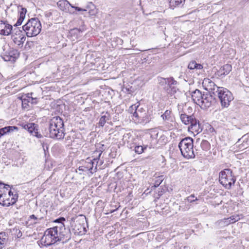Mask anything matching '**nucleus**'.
Returning a JSON list of instances; mask_svg holds the SVG:
<instances>
[{
	"mask_svg": "<svg viewBox=\"0 0 249 249\" xmlns=\"http://www.w3.org/2000/svg\"><path fill=\"white\" fill-rule=\"evenodd\" d=\"M64 122L59 116L53 117L49 123L48 128L45 130V136L53 139L61 140L64 137Z\"/></svg>",
	"mask_w": 249,
	"mask_h": 249,
	"instance_id": "1",
	"label": "nucleus"
},
{
	"mask_svg": "<svg viewBox=\"0 0 249 249\" xmlns=\"http://www.w3.org/2000/svg\"><path fill=\"white\" fill-rule=\"evenodd\" d=\"M178 146L181 155L186 159H193L195 157L194 151L193 139L191 137L182 139L179 142Z\"/></svg>",
	"mask_w": 249,
	"mask_h": 249,
	"instance_id": "2",
	"label": "nucleus"
},
{
	"mask_svg": "<svg viewBox=\"0 0 249 249\" xmlns=\"http://www.w3.org/2000/svg\"><path fill=\"white\" fill-rule=\"evenodd\" d=\"M41 27V23L38 19L32 18L22 26V29L28 37H33L40 33Z\"/></svg>",
	"mask_w": 249,
	"mask_h": 249,
	"instance_id": "3",
	"label": "nucleus"
},
{
	"mask_svg": "<svg viewBox=\"0 0 249 249\" xmlns=\"http://www.w3.org/2000/svg\"><path fill=\"white\" fill-rule=\"evenodd\" d=\"M180 118L182 122L185 124H190L188 127L189 131L195 132L197 134L202 131V128L200 126L199 122L196 118L194 114L188 115L185 113L181 114Z\"/></svg>",
	"mask_w": 249,
	"mask_h": 249,
	"instance_id": "4",
	"label": "nucleus"
},
{
	"mask_svg": "<svg viewBox=\"0 0 249 249\" xmlns=\"http://www.w3.org/2000/svg\"><path fill=\"white\" fill-rule=\"evenodd\" d=\"M56 229L53 227L46 230L44 235L39 241L42 246L48 247L58 241Z\"/></svg>",
	"mask_w": 249,
	"mask_h": 249,
	"instance_id": "5",
	"label": "nucleus"
},
{
	"mask_svg": "<svg viewBox=\"0 0 249 249\" xmlns=\"http://www.w3.org/2000/svg\"><path fill=\"white\" fill-rule=\"evenodd\" d=\"M232 174V171L229 169H226L219 173V181L226 189H231L235 182L236 179Z\"/></svg>",
	"mask_w": 249,
	"mask_h": 249,
	"instance_id": "6",
	"label": "nucleus"
},
{
	"mask_svg": "<svg viewBox=\"0 0 249 249\" xmlns=\"http://www.w3.org/2000/svg\"><path fill=\"white\" fill-rule=\"evenodd\" d=\"M219 89L213 96L218 97L223 107H228L233 99L232 94L231 91L225 88L221 87Z\"/></svg>",
	"mask_w": 249,
	"mask_h": 249,
	"instance_id": "7",
	"label": "nucleus"
},
{
	"mask_svg": "<svg viewBox=\"0 0 249 249\" xmlns=\"http://www.w3.org/2000/svg\"><path fill=\"white\" fill-rule=\"evenodd\" d=\"M158 80L159 84L163 87V89L167 93L172 94L176 92L178 89L176 86L177 85L178 82L173 77L167 78L159 77Z\"/></svg>",
	"mask_w": 249,
	"mask_h": 249,
	"instance_id": "8",
	"label": "nucleus"
},
{
	"mask_svg": "<svg viewBox=\"0 0 249 249\" xmlns=\"http://www.w3.org/2000/svg\"><path fill=\"white\" fill-rule=\"evenodd\" d=\"M57 229V234L58 241H61L63 244L68 242L71 239V233L69 228H66L64 224H59L54 226Z\"/></svg>",
	"mask_w": 249,
	"mask_h": 249,
	"instance_id": "9",
	"label": "nucleus"
},
{
	"mask_svg": "<svg viewBox=\"0 0 249 249\" xmlns=\"http://www.w3.org/2000/svg\"><path fill=\"white\" fill-rule=\"evenodd\" d=\"M80 218L76 221H73L71 223V228L74 233L75 235H83L87 231L85 227V222H87L86 218L85 216L80 215Z\"/></svg>",
	"mask_w": 249,
	"mask_h": 249,
	"instance_id": "10",
	"label": "nucleus"
},
{
	"mask_svg": "<svg viewBox=\"0 0 249 249\" xmlns=\"http://www.w3.org/2000/svg\"><path fill=\"white\" fill-rule=\"evenodd\" d=\"M11 35V38L14 43L18 46L22 47L23 44L26 39L23 32L18 28H15L13 30Z\"/></svg>",
	"mask_w": 249,
	"mask_h": 249,
	"instance_id": "11",
	"label": "nucleus"
},
{
	"mask_svg": "<svg viewBox=\"0 0 249 249\" xmlns=\"http://www.w3.org/2000/svg\"><path fill=\"white\" fill-rule=\"evenodd\" d=\"M203 85L205 89L209 91L210 94L213 96L218 91L221 87L217 86L212 80L209 78H205L203 81Z\"/></svg>",
	"mask_w": 249,
	"mask_h": 249,
	"instance_id": "12",
	"label": "nucleus"
},
{
	"mask_svg": "<svg viewBox=\"0 0 249 249\" xmlns=\"http://www.w3.org/2000/svg\"><path fill=\"white\" fill-rule=\"evenodd\" d=\"M134 117L136 119L135 121L139 122L143 121V123H146L150 121V119L147 117L145 110L142 107H140L139 105L137 107V110L134 112Z\"/></svg>",
	"mask_w": 249,
	"mask_h": 249,
	"instance_id": "13",
	"label": "nucleus"
},
{
	"mask_svg": "<svg viewBox=\"0 0 249 249\" xmlns=\"http://www.w3.org/2000/svg\"><path fill=\"white\" fill-rule=\"evenodd\" d=\"M57 5L60 9L63 11L66 12L68 10L69 6L77 11H87L85 9L72 5L67 0H60L57 2Z\"/></svg>",
	"mask_w": 249,
	"mask_h": 249,
	"instance_id": "14",
	"label": "nucleus"
},
{
	"mask_svg": "<svg viewBox=\"0 0 249 249\" xmlns=\"http://www.w3.org/2000/svg\"><path fill=\"white\" fill-rule=\"evenodd\" d=\"M13 26L9 24L7 21L0 20V34L3 36H8L13 32Z\"/></svg>",
	"mask_w": 249,
	"mask_h": 249,
	"instance_id": "15",
	"label": "nucleus"
},
{
	"mask_svg": "<svg viewBox=\"0 0 249 249\" xmlns=\"http://www.w3.org/2000/svg\"><path fill=\"white\" fill-rule=\"evenodd\" d=\"M18 56L17 51L10 48L8 51L5 52L2 57L5 61L15 62Z\"/></svg>",
	"mask_w": 249,
	"mask_h": 249,
	"instance_id": "16",
	"label": "nucleus"
},
{
	"mask_svg": "<svg viewBox=\"0 0 249 249\" xmlns=\"http://www.w3.org/2000/svg\"><path fill=\"white\" fill-rule=\"evenodd\" d=\"M7 196L6 193L0 192V204L3 206L8 207L10 205H14L17 202V196H14V197L11 198V202L9 200H5V197Z\"/></svg>",
	"mask_w": 249,
	"mask_h": 249,
	"instance_id": "17",
	"label": "nucleus"
},
{
	"mask_svg": "<svg viewBox=\"0 0 249 249\" xmlns=\"http://www.w3.org/2000/svg\"><path fill=\"white\" fill-rule=\"evenodd\" d=\"M38 125L35 123H27L26 129L33 136L37 138H42V135L38 132Z\"/></svg>",
	"mask_w": 249,
	"mask_h": 249,
	"instance_id": "18",
	"label": "nucleus"
},
{
	"mask_svg": "<svg viewBox=\"0 0 249 249\" xmlns=\"http://www.w3.org/2000/svg\"><path fill=\"white\" fill-rule=\"evenodd\" d=\"M94 162L92 160H90L89 162H86V164L83 166H80L78 168L79 171L82 172H89L91 174H93L94 172L96 171L97 169L96 166L93 171Z\"/></svg>",
	"mask_w": 249,
	"mask_h": 249,
	"instance_id": "19",
	"label": "nucleus"
},
{
	"mask_svg": "<svg viewBox=\"0 0 249 249\" xmlns=\"http://www.w3.org/2000/svg\"><path fill=\"white\" fill-rule=\"evenodd\" d=\"M213 95V94L206 93V98L205 100H202V104H200L202 108H207L211 106Z\"/></svg>",
	"mask_w": 249,
	"mask_h": 249,
	"instance_id": "20",
	"label": "nucleus"
},
{
	"mask_svg": "<svg viewBox=\"0 0 249 249\" xmlns=\"http://www.w3.org/2000/svg\"><path fill=\"white\" fill-rule=\"evenodd\" d=\"M26 12L27 10L26 8L21 7L20 10L19 12V18H18L16 23L14 25L15 26H18L22 24L25 18Z\"/></svg>",
	"mask_w": 249,
	"mask_h": 249,
	"instance_id": "21",
	"label": "nucleus"
},
{
	"mask_svg": "<svg viewBox=\"0 0 249 249\" xmlns=\"http://www.w3.org/2000/svg\"><path fill=\"white\" fill-rule=\"evenodd\" d=\"M202 94L198 89H196L192 93V98L195 103L197 105L200 104Z\"/></svg>",
	"mask_w": 249,
	"mask_h": 249,
	"instance_id": "22",
	"label": "nucleus"
},
{
	"mask_svg": "<svg viewBox=\"0 0 249 249\" xmlns=\"http://www.w3.org/2000/svg\"><path fill=\"white\" fill-rule=\"evenodd\" d=\"M84 31L83 28H73L69 31L70 35L77 39L81 36L82 33Z\"/></svg>",
	"mask_w": 249,
	"mask_h": 249,
	"instance_id": "23",
	"label": "nucleus"
},
{
	"mask_svg": "<svg viewBox=\"0 0 249 249\" xmlns=\"http://www.w3.org/2000/svg\"><path fill=\"white\" fill-rule=\"evenodd\" d=\"M102 115L100 118L98 124L100 126L103 127L106 123L110 119V115L107 112H102Z\"/></svg>",
	"mask_w": 249,
	"mask_h": 249,
	"instance_id": "24",
	"label": "nucleus"
},
{
	"mask_svg": "<svg viewBox=\"0 0 249 249\" xmlns=\"http://www.w3.org/2000/svg\"><path fill=\"white\" fill-rule=\"evenodd\" d=\"M18 128L17 126H7L4 127L0 128V132L2 134L3 136L10 133L11 132H13L14 131H18Z\"/></svg>",
	"mask_w": 249,
	"mask_h": 249,
	"instance_id": "25",
	"label": "nucleus"
},
{
	"mask_svg": "<svg viewBox=\"0 0 249 249\" xmlns=\"http://www.w3.org/2000/svg\"><path fill=\"white\" fill-rule=\"evenodd\" d=\"M232 67L230 64H226L220 68L218 72L221 75H226L231 71Z\"/></svg>",
	"mask_w": 249,
	"mask_h": 249,
	"instance_id": "26",
	"label": "nucleus"
},
{
	"mask_svg": "<svg viewBox=\"0 0 249 249\" xmlns=\"http://www.w3.org/2000/svg\"><path fill=\"white\" fill-rule=\"evenodd\" d=\"M152 145H137L135 147V152L138 154H141L144 152V151L147 148H152Z\"/></svg>",
	"mask_w": 249,
	"mask_h": 249,
	"instance_id": "27",
	"label": "nucleus"
},
{
	"mask_svg": "<svg viewBox=\"0 0 249 249\" xmlns=\"http://www.w3.org/2000/svg\"><path fill=\"white\" fill-rule=\"evenodd\" d=\"M240 217L238 215H232L227 219V222L228 224L233 223L236 221H238Z\"/></svg>",
	"mask_w": 249,
	"mask_h": 249,
	"instance_id": "28",
	"label": "nucleus"
},
{
	"mask_svg": "<svg viewBox=\"0 0 249 249\" xmlns=\"http://www.w3.org/2000/svg\"><path fill=\"white\" fill-rule=\"evenodd\" d=\"M7 241V235L5 232H0V243L4 246L6 245Z\"/></svg>",
	"mask_w": 249,
	"mask_h": 249,
	"instance_id": "29",
	"label": "nucleus"
},
{
	"mask_svg": "<svg viewBox=\"0 0 249 249\" xmlns=\"http://www.w3.org/2000/svg\"><path fill=\"white\" fill-rule=\"evenodd\" d=\"M185 0H170V5L171 6L176 7L181 4Z\"/></svg>",
	"mask_w": 249,
	"mask_h": 249,
	"instance_id": "30",
	"label": "nucleus"
},
{
	"mask_svg": "<svg viewBox=\"0 0 249 249\" xmlns=\"http://www.w3.org/2000/svg\"><path fill=\"white\" fill-rule=\"evenodd\" d=\"M200 146L203 150L206 151L210 147V143L207 140H203L201 142Z\"/></svg>",
	"mask_w": 249,
	"mask_h": 249,
	"instance_id": "31",
	"label": "nucleus"
},
{
	"mask_svg": "<svg viewBox=\"0 0 249 249\" xmlns=\"http://www.w3.org/2000/svg\"><path fill=\"white\" fill-rule=\"evenodd\" d=\"M171 111L166 110L164 113L161 115V117L164 121L169 120L171 118Z\"/></svg>",
	"mask_w": 249,
	"mask_h": 249,
	"instance_id": "32",
	"label": "nucleus"
},
{
	"mask_svg": "<svg viewBox=\"0 0 249 249\" xmlns=\"http://www.w3.org/2000/svg\"><path fill=\"white\" fill-rule=\"evenodd\" d=\"M163 179L164 178L163 176H159L155 181L154 186L155 187H158L161 183Z\"/></svg>",
	"mask_w": 249,
	"mask_h": 249,
	"instance_id": "33",
	"label": "nucleus"
},
{
	"mask_svg": "<svg viewBox=\"0 0 249 249\" xmlns=\"http://www.w3.org/2000/svg\"><path fill=\"white\" fill-rule=\"evenodd\" d=\"M8 187H10V186L7 184H5L1 182H0V192H5V191L8 190Z\"/></svg>",
	"mask_w": 249,
	"mask_h": 249,
	"instance_id": "34",
	"label": "nucleus"
},
{
	"mask_svg": "<svg viewBox=\"0 0 249 249\" xmlns=\"http://www.w3.org/2000/svg\"><path fill=\"white\" fill-rule=\"evenodd\" d=\"M137 107H138V105H132L131 106L129 109H128V112L133 115V116L134 117V112L135 111V110H137Z\"/></svg>",
	"mask_w": 249,
	"mask_h": 249,
	"instance_id": "35",
	"label": "nucleus"
},
{
	"mask_svg": "<svg viewBox=\"0 0 249 249\" xmlns=\"http://www.w3.org/2000/svg\"><path fill=\"white\" fill-rule=\"evenodd\" d=\"M5 192L7 194V193H8V196H9V197H11V198H13L14 197V196H17V200H18V194L17 193H16L15 194H13V192H12V191L10 189V190H8L7 191H5Z\"/></svg>",
	"mask_w": 249,
	"mask_h": 249,
	"instance_id": "36",
	"label": "nucleus"
},
{
	"mask_svg": "<svg viewBox=\"0 0 249 249\" xmlns=\"http://www.w3.org/2000/svg\"><path fill=\"white\" fill-rule=\"evenodd\" d=\"M66 221L65 218L63 217H60L54 220V222L57 223V225H59V224H64V222Z\"/></svg>",
	"mask_w": 249,
	"mask_h": 249,
	"instance_id": "37",
	"label": "nucleus"
},
{
	"mask_svg": "<svg viewBox=\"0 0 249 249\" xmlns=\"http://www.w3.org/2000/svg\"><path fill=\"white\" fill-rule=\"evenodd\" d=\"M195 197V196L194 195H191L187 197L186 199L187 201L190 203H192L195 202V201L197 200V199L196 197L195 199H194Z\"/></svg>",
	"mask_w": 249,
	"mask_h": 249,
	"instance_id": "38",
	"label": "nucleus"
},
{
	"mask_svg": "<svg viewBox=\"0 0 249 249\" xmlns=\"http://www.w3.org/2000/svg\"><path fill=\"white\" fill-rule=\"evenodd\" d=\"M196 61H193L191 62L188 65V68L189 69L193 70L195 69L196 68Z\"/></svg>",
	"mask_w": 249,
	"mask_h": 249,
	"instance_id": "39",
	"label": "nucleus"
},
{
	"mask_svg": "<svg viewBox=\"0 0 249 249\" xmlns=\"http://www.w3.org/2000/svg\"><path fill=\"white\" fill-rule=\"evenodd\" d=\"M158 133H159L157 129H153L151 130V137L157 138L158 135Z\"/></svg>",
	"mask_w": 249,
	"mask_h": 249,
	"instance_id": "40",
	"label": "nucleus"
},
{
	"mask_svg": "<svg viewBox=\"0 0 249 249\" xmlns=\"http://www.w3.org/2000/svg\"><path fill=\"white\" fill-rule=\"evenodd\" d=\"M30 102V101L28 99H26L24 98L22 100V106L23 108H26L27 106L28 105V103Z\"/></svg>",
	"mask_w": 249,
	"mask_h": 249,
	"instance_id": "41",
	"label": "nucleus"
},
{
	"mask_svg": "<svg viewBox=\"0 0 249 249\" xmlns=\"http://www.w3.org/2000/svg\"><path fill=\"white\" fill-rule=\"evenodd\" d=\"M164 124L166 126V128L169 130L172 129L173 126L172 124H169V123H167L166 122H165Z\"/></svg>",
	"mask_w": 249,
	"mask_h": 249,
	"instance_id": "42",
	"label": "nucleus"
},
{
	"mask_svg": "<svg viewBox=\"0 0 249 249\" xmlns=\"http://www.w3.org/2000/svg\"><path fill=\"white\" fill-rule=\"evenodd\" d=\"M206 98V93H202L201 95V98L200 99V104H202V100H205V98ZM200 107H201V104H198Z\"/></svg>",
	"mask_w": 249,
	"mask_h": 249,
	"instance_id": "43",
	"label": "nucleus"
},
{
	"mask_svg": "<svg viewBox=\"0 0 249 249\" xmlns=\"http://www.w3.org/2000/svg\"><path fill=\"white\" fill-rule=\"evenodd\" d=\"M16 235L18 238H20L21 237L22 234L20 231L18 230H16Z\"/></svg>",
	"mask_w": 249,
	"mask_h": 249,
	"instance_id": "44",
	"label": "nucleus"
},
{
	"mask_svg": "<svg viewBox=\"0 0 249 249\" xmlns=\"http://www.w3.org/2000/svg\"><path fill=\"white\" fill-rule=\"evenodd\" d=\"M29 97L28 100L30 101V102H31L32 104L36 103V99L33 98L32 97Z\"/></svg>",
	"mask_w": 249,
	"mask_h": 249,
	"instance_id": "45",
	"label": "nucleus"
},
{
	"mask_svg": "<svg viewBox=\"0 0 249 249\" xmlns=\"http://www.w3.org/2000/svg\"><path fill=\"white\" fill-rule=\"evenodd\" d=\"M18 124L21 126L24 129H26L27 123L26 124L24 123H20Z\"/></svg>",
	"mask_w": 249,
	"mask_h": 249,
	"instance_id": "46",
	"label": "nucleus"
},
{
	"mask_svg": "<svg viewBox=\"0 0 249 249\" xmlns=\"http://www.w3.org/2000/svg\"><path fill=\"white\" fill-rule=\"evenodd\" d=\"M196 68L195 69H196L200 70V69H202L203 68L202 65H201L200 64L196 63Z\"/></svg>",
	"mask_w": 249,
	"mask_h": 249,
	"instance_id": "47",
	"label": "nucleus"
},
{
	"mask_svg": "<svg viewBox=\"0 0 249 249\" xmlns=\"http://www.w3.org/2000/svg\"><path fill=\"white\" fill-rule=\"evenodd\" d=\"M237 120L235 118H234L232 119V121L231 123L232 124H234L235 126H236V123L237 122Z\"/></svg>",
	"mask_w": 249,
	"mask_h": 249,
	"instance_id": "48",
	"label": "nucleus"
},
{
	"mask_svg": "<svg viewBox=\"0 0 249 249\" xmlns=\"http://www.w3.org/2000/svg\"><path fill=\"white\" fill-rule=\"evenodd\" d=\"M160 139H162L163 140H166V141H167V138H166V137L164 135L161 136ZM160 139L159 140V142H160Z\"/></svg>",
	"mask_w": 249,
	"mask_h": 249,
	"instance_id": "49",
	"label": "nucleus"
},
{
	"mask_svg": "<svg viewBox=\"0 0 249 249\" xmlns=\"http://www.w3.org/2000/svg\"><path fill=\"white\" fill-rule=\"evenodd\" d=\"M89 13L90 15H94L95 14V12L94 10H90L89 11Z\"/></svg>",
	"mask_w": 249,
	"mask_h": 249,
	"instance_id": "50",
	"label": "nucleus"
},
{
	"mask_svg": "<svg viewBox=\"0 0 249 249\" xmlns=\"http://www.w3.org/2000/svg\"><path fill=\"white\" fill-rule=\"evenodd\" d=\"M29 218L30 219H37V217L34 214L30 215Z\"/></svg>",
	"mask_w": 249,
	"mask_h": 249,
	"instance_id": "51",
	"label": "nucleus"
},
{
	"mask_svg": "<svg viewBox=\"0 0 249 249\" xmlns=\"http://www.w3.org/2000/svg\"><path fill=\"white\" fill-rule=\"evenodd\" d=\"M11 197H9V196L8 197V196H7L6 197H5V200H8L11 202V201H11Z\"/></svg>",
	"mask_w": 249,
	"mask_h": 249,
	"instance_id": "52",
	"label": "nucleus"
},
{
	"mask_svg": "<svg viewBox=\"0 0 249 249\" xmlns=\"http://www.w3.org/2000/svg\"><path fill=\"white\" fill-rule=\"evenodd\" d=\"M32 93H28L27 95V99H29V97H31V96L32 95Z\"/></svg>",
	"mask_w": 249,
	"mask_h": 249,
	"instance_id": "53",
	"label": "nucleus"
},
{
	"mask_svg": "<svg viewBox=\"0 0 249 249\" xmlns=\"http://www.w3.org/2000/svg\"><path fill=\"white\" fill-rule=\"evenodd\" d=\"M5 246L0 243V249H2Z\"/></svg>",
	"mask_w": 249,
	"mask_h": 249,
	"instance_id": "54",
	"label": "nucleus"
},
{
	"mask_svg": "<svg viewBox=\"0 0 249 249\" xmlns=\"http://www.w3.org/2000/svg\"><path fill=\"white\" fill-rule=\"evenodd\" d=\"M101 154H102V152H101V153H99V156H98V159H99V158H100V156H101Z\"/></svg>",
	"mask_w": 249,
	"mask_h": 249,
	"instance_id": "55",
	"label": "nucleus"
},
{
	"mask_svg": "<svg viewBox=\"0 0 249 249\" xmlns=\"http://www.w3.org/2000/svg\"><path fill=\"white\" fill-rule=\"evenodd\" d=\"M3 136V135H2V134L1 133V132H0V138Z\"/></svg>",
	"mask_w": 249,
	"mask_h": 249,
	"instance_id": "56",
	"label": "nucleus"
},
{
	"mask_svg": "<svg viewBox=\"0 0 249 249\" xmlns=\"http://www.w3.org/2000/svg\"><path fill=\"white\" fill-rule=\"evenodd\" d=\"M241 139H238V142H239L240 141Z\"/></svg>",
	"mask_w": 249,
	"mask_h": 249,
	"instance_id": "57",
	"label": "nucleus"
},
{
	"mask_svg": "<svg viewBox=\"0 0 249 249\" xmlns=\"http://www.w3.org/2000/svg\"><path fill=\"white\" fill-rule=\"evenodd\" d=\"M245 136V135L243 136L242 138V139H244V137Z\"/></svg>",
	"mask_w": 249,
	"mask_h": 249,
	"instance_id": "58",
	"label": "nucleus"
}]
</instances>
